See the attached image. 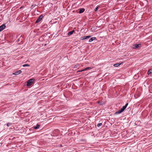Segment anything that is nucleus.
I'll list each match as a JSON object with an SVG mask.
<instances>
[{"mask_svg": "<svg viewBox=\"0 0 152 152\" xmlns=\"http://www.w3.org/2000/svg\"><path fill=\"white\" fill-rule=\"evenodd\" d=\"M126 108V107L123 106L120 110H119L118 111L116 112L115 113V114H118L121 113L122 112L124 111L125 109Z\"/></svg>", "mask_w": 152, "mask_h": 152, "instance_id": "obj_1", "label": "nucleus"}, {"mask_svg": "<svg viewBox=\"0 0 152 152\" xmlns=\"http://www.w3.org/2000/svg\"><path fill=\"white\" fill-rule=\"evenodd\" d=\"M33 81H34L33 79H31L28 80V81L26 82V86H31V84H32Z\"/></svg>", "mask_w": 152, "mask_h": 152, "instance_id": "obj_2", "label": "nucleus"}, {"mask_svg": "<svg viewBox=\"0 0 152 152\" xmlns=\"http://www.w3.org/2000/svg\"><path fill=\"white\" fill-rule=\"evenodd\" d=\"M42 18H43V16L42 15H40L38 17V18L37 19V20H36V23H37L39 22V21H40V20H42Z\"/></svg>", "mask_w": 152, "mask_h": 152, "instance_id": "obj_3", "label": "nucleus"}, {"mask_svg": "<svg viewBox=\"0 0 152 152\" xmlns=\"http://www.w3.org/2000/svg\"><path fill=\"white\" fill-rule=\"evenodd\" d=\"M91 37V36H87L85 37H81V40H83L87 39H88Z\"/></svg>", "mask_w": 152, "mask_h": 152, "instance_id": "obj_4", "label": "nucleus"}, {"mask_svg": "<svg viewBox=\"0 0 152 152\" xmlns=\"http://www.w3.org/2000/svg\"><path fill=\"white\" fill-rule=\"evenodd\" d=\"M5 28V25L4 24H3L2 25L0 26V32L3 31V30Z\"/></svg>", "mask_w": 152, "mask_h": 152, "instance_id": "obj_5", "label": "nucleus"}, {"mask_svg": "<svg viewBox=\"0 0 152 152\" xmlns=\"http://www.w3.org/2000/svg\"><path fill=\"white\" fill-rule=\"evenodd\" d=\"M21 72H22V71H21V70H19L18 71H16L13 74L15 75H18L21 73Z\"/></svg>", "mask_w": 152, "mask_h": 152, "instance_id": "obj_6", "label": "nucleus"}, {"mask_svg": "<svg viewBox=\"0 0 152 152\" xmlns=\"http://www.w3.org/2000/svg\"><path fill=\"white\" fill-rule=\"evenodd\" d=\"M96 39V38L95 37H93L91 38L90 39H89V42H92V41L94 40L95 39Z\"/></svg>", "mask_w": 152, "mask_h": 152, "instance_id": "obj_7", "label": "nucleus"}, {"mask_svg": "<svg viewBox=\"0 0 152 152\" xmlns=\"http://www.w3.org/2000/svg\"><path fill=\"white\" fill-rule=\"evenodd\" d=\"M139 45H140V44H134V47H133V48L136 49L137 48H138Z\"/></svg>", "mask_w": 152, "mask_h": 152, "instance_id": "obj_8", "label": "nucleus"}, {"mask_svg": "<svg viewBox=\"0 0 152 152\" xmlns=\"http://www.w3.org/2000/svg\"><path fill=\"white\" fill-rule=\"evenodd\" d=\"M84 9L83 8H82L80 9V10H79V13H81L83 12H84Z\"/></svg>", "mask_w": 152, "mask_h": 152, "instance_id": "obj_9", "label": "nucleus"}, {"mask_svg": "<svg viewBox=\"0 0 152 152\" xmlns=\"http://www.w3.org/2000/svg\"><path fill=\"white\" fill-rule=\"evenodd\" d=\"M92 69V68L91 67H88L86 68L83 69V71H87L88 70H90Z\"/></svg>", "mask_w": 152, "mask_h": 152, "instance_id": "obj_10", "label": "nucleus"}, {"mask_svg": "<svg viewBox=\"0 0 152 152\" xmlns=\"http://www.w3.org/2000/svg\"><path fill=\"white\" fill-rule=\"evenodd\" d=\"M121 64H122L121 63L120 64H119V63L115 64H114V65H113V66H114V67H118V66H119V65H120Z\"/></svg>", "mask_w": 152, "mask_h": 152, "instance_id": "obj_11", "label": "nucleus"}, {"mask_svg": "<svg viewBox=\"0 0 152 152\" xmlns=\"http://www.w3.org/2000/svg\"><path fill=\"white\" fill-rule=\"evenodd\" d=\"M73 32H74V31H69L68 32V36H69L73 34Z\"/></svg>", "mask_w": 152, "mask_h": 152, "instance_id": "obj_12", "label": "nucleus"}, {"mask_svg": "<svg viewBox=\"0 0 152 152\" xmlns=\"http://www.w3.org/2000/svg\"><path fill=\"white\" fill-rule=\"evenodd\" d=\"M39 127V125L37 124L36 126L34 127V129H37Z\"/></svg>", "mask_w": 152, "mask_h": 152, "instance_id": "obj_13", "label": "nucleus"}, {"mask_svg": "<svg viewBox=\"0 0 152 152\" xmlns=\"http://www.w3.org/2000/svg\"><path fill=\"white\" fill-rule=\"evenodd\" d=\"M151 72H152V70L151 69H150L148 70V72H147V74L149 75L151 73Z\"/></svg>", "mask_w": 152, "mask_h": 152, "instance_id": "obj_14", "label": "nucleus"}, {"mask_svg": "<svg viewBox=\"0 0 152 152\" xmlns=\"http://www.w3.org/2000/svg\"><path fill=\"white\" fill-rule=\"evenodd\" d=\"M29 66H30L29 65H28V64H25L23 65V67H29Z\"/></svg>", "mask_w": 152, "mask_h": 152, "instance_id": "obj_15", "label": "nucleus"}, {"mask_svg": "<svg viewBox=\"0 0 152 152\" xmlns=\"http://www.w3.org/2000/svg\"><path fill=\"white\" fill-rule=\"evenodd\" d=\"M101 125V123H99L98 124H97V127H99Z\"/></svg>", "mask_w": 152, "mask_h": 152, "instance_id": "obj_16", "label": "nucleus"}, {"mask_svg": "<svg viewBox=\"0 0 152 152\" xmlns=\"http://www.w3.org/2000/svg\"><path fill=\"white\" fill-rule=\"evenodd\" d=\"M11 125V123H8L7 124V126L8 127L9 126H10Z\"/></svg>", "mask_w": 152, "mask_h": 152, "instance_id": "obj_17", "label": "nucleus"}, {"mask_svg": "<svg viewBox=\"0 0 152 152\" xmlns=\"http://www.w3.org/2000/svg\"><path fill=\"white\" fill-rule=\"evenodd\" d=\"M98 9V7H96V9H94V10H95V11L96 12L97 11V9Z\"/></svg>", "mask_w": 152, "mask_h": 152, "instance_id": "obj_18", "label": "nucleus"}, {"mask_svg": "<svg viewBox=\"0 0 152 152\" xmlns=\"http://www.w3.org/2000/svg\"><path fill=\"white\" fill-rule=\"evenodd\" d=\"M128 105V103H126V104H125V106H123V107H127V106Z\"/></svg>", "mask_w": 152, "mask_h": 152, "instance_id": "obj_19", "label": "nucleus"}, {"mask_svg": "<svg viewBox=\"0 0 152 152\" xmlns=\"http://www.w3.org/2000/svg\"><path fill=\"white\" fill-rule=\"evenodd\" d=\"M86 70H81L80 71H78V72H81L84 71H85Z\"/></svg>", "mask_w": 152, "mask_h": 152, "instance_id": "obj_20", "label": "nucleus"}, {"mask_svg": "<svg viewBox=\"0 0 152 152\" xmlns=\"http://www.w3.org/2000/svg\"><path fill=\"white\" fill-rule=\"evenodd\" d=\"M98 104H100V102H98Z\"/></svg>", "mask_w": 152, "mask_h": 152, "instance_id": "obj_21", "label": "nucleus"}]
</instances>
